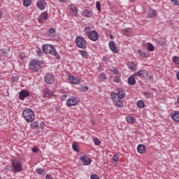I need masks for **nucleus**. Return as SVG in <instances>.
I'll list each match as a JSON object with an SVG mask.
<instances>
[{"instance_id": "603ef678", "label": "nucleus", "mask_w": 179, "mask_h": 179, "mask_svg": "<svg viewBox=\"0 0 179 179\" xmlns=\"http://www.w3.org/2000/svg\"><path fill=\"white\" fill-rule=\"evenodd\" d=\"M45 178L46 179H54V178H52V176H51L50 174L46 175Z\"/></svg>"}, {"instance_id": "2f4dec72", "label": "nucleus", "mask_w": 179, "mask_h": 179, "mask_svg": "<svg viewBox=\"0 0 179 179\" xmlns=\"http://www.w3.org/2000/svg\"><path fill=\"white\" fill-rule=\"evenodd\" d=\"M0 54L3 57H6L8 55V50L6 49H1Z\"/></svg>"}, {"instance_id": "f704fd0d", "label": "nucleus", "mask_w": 179, "mask_h": 179, "mask_svg": "<svg viewBox=\"0 0 179 179\" xmlns=\"http://www.w3.org/2000/svg\"><path fill=\"white\" fill-rule=\"evenodd\" d=\"M118 159H120V156L118 155H114L112 160L113 162H115V164H117V162H118Z\"/></svg>"}, {"instance_id": "5fc2aeb1", "label": "nucleus", "mask_w": 179, "mask_h": 179, "mask_svg": "<svg viewBox=\"0 0 179 179\" xmlns=\"http://www.w3.org/2000/svg\"><path fill=\"white\" fill-rule=\"evenodd\" d=\"M83 89L84 90H89V87L87 86H85L84 87H83Z\"/></svg>"}, {"instance_id": "3c124183", "label": "nucleus", "mask_w": 179, "mask_h": 179, "mask_svg": "<svg viewBox=\"0 0 179 179\" xmlns=\"http://www.w3.org/2000/svg\"><path fill=\"white\" fill-rule=\"evenodd\" d=\"M32 152H33L34 153H37V152H38V149L36 147H34V148H32Z\"/></svg>"}, {"instance_id": "49530a36", "label": "nucleus", "mask_w": 179, "mask_h": 179, "mask_svg": "<svg viewBox=\"0 0 179 179\" xmlns=\"http://www.w3.org/2000/svg\"><path fill=\"white\" fill-rule=\"evenodd\" d=\"M19 80V77L17 76H13L11 79V82H17Z\"/></svg>"}, {"instance_id": "0eeeda50", "label": "nucleus", "mask_w": 179, "mask_h": 179, "mask_svg": "<svg viewBox=\"0 0 179 179\" xmlns=\"http://www.w3.org/2000/svg\"><path fill=\"white\" fill-rule=\"evenodd\" d=\"M44 79H45V83H47L48 85H52V83H54L55 80L54 76H52L50 73L46 74L44 77Z\"/></svg>"}, {"instance_id": "052dcab7", "label": "nucleus", "mask_w": 179, "mask_h": 179, "mask_svg": "<svg viewBox=\"0 0 179 179\" xmlns=\"http://www.w3.org/2000/svg\"><path fill=\"white\" fill-rule=\"evenodd\" d=\"M110 38H113V35H110Z\"/></svg>"}, {"instance_id": "473e14b6", "label": "nucleus", "mask_w": 179, "mask_h": 179, "mask_svg": "<svg viewBox=\"0 0 179 179\" xmlns=\"http://www.w3.org/2000/svg\"><path fill=\"white\" fill-rule=\"evenodd\" d=\"M172 61H173V62H174V64L179 65V57H178V56L173 57Z\"/></svg>"}, {"instance_id": "a878e982", "label": "nucleus", "mask_w": 179, "mask_h": 179, "mask_svg": "<svg viewBox=\"0 0 179 179\" xmlns=\"http://www.w3.org/2000/svg\"><path fill=\"white\" fill-rule=\"evenodd\" d=\"M36 172L40 176H45V170L43 169H36Z\"/></svg>"}, {"instance_id": "6e6552de", "label": "nucleus", "mask_w": 179, "mask_h": 179, "mask_svg": "<svg viewBox=\"0 0 179 179\" xmlns=\"http://www.w3.org/2000/svg\"><path fill=\"white\" fill-rule=\"evenodd\" d=\"M78 103H79V100L76 97L69 98L66 101V105L69 106V107H72V106H76Z\"/></svg>"}, {"instance_id": "bb28decb", "label": "nucleus", "mask_w": 179, "mask_h": 179, "mask_svg": "<svg viewBox=\"0 0 179 179\" xmlns=\"http://www.w3.org/2000/svg\"><path fill=\"white\" fill-rule=\"evenodd\" d=\"M126 120L129 124H134V122H135V118L134 117H132V116H127L126 117Z\"/></svg>"}, {"instance_id": "dca6fc26", "label": "nucleus", "mask_w": 179, "mask_h": 179, "mask_svg": "<svg viewBox=\"0 0 179 179\" xmlns=\"http://www.w3.org/2000/svg\"><path fill=\"white\" fill-rule=\"evenodd\" d=\"M134 74L136 75V76H139L140 78H147L148 77V71L140 70Z\"/></svg>"}, {"instance_id": "6e6d98bb", "label": "nucleus", "mask_w": 179, "mask_h": 179, "mask_svg": "<svg viewBox=\"0 0 179 179\" xmlns=\"http://www.w3.org/2000/svg\"><path fill=\"white\" fill-rule=\"evenodd\" d=\"M148 79L149 80H153V76H149Z\"/></svg>"}, {"instance_id": "c85d7f7f", "label": "nucleus", "mask_w": 179, "mask_h": 179, "mask_svg": "<svg viewBox=\"0 0 179 179\" xmlns=\"http://www.w3.org/2000/svg\"><path fill=\"white\" fill-rule=\"evenodd\" d=\"M138 54H140V55L141 57H144L145 58H148V52H145V51H142L141 50H138Z\"/></svg>"}, {"instance_id": "f3484780", "label": "nucleus", "mask_w": 179, "mask_h": 179, "mask_svg": "<svg viewBox=\"0 0 179 179\" xmlns=\"http://www.w3.org/2000/svg\"><path fill=\"white\" fill-rule=\"evenodd\" d=\"M137 152H138V153H141V155L146 153V146L142 144L138 145L137 147Z\"/></svg>"}, {"instance_id": "5701e85b", "label": "nucleus", "mask_w": 179, "mask_h": 179, "mask_svg": "<svg viewBox=\"0 0 179 179\" xmlns=\"http://www.w3.org/2000/svg\"><path fill=\"white\" fill-rule=\"evenodd\" d=\"M83 13L85 17H92V11L89 10H84Z\"/></svg>"}, {"instance_id": "2eb2a0df", "label": "nucleus", "mask_w": 179, "mask_h": 179, "mask_svg": "<svg viewBox=\"0 0 179 179\" xmlns=\"http://www.w3.org/2000/svg\"><path fill=\"white\" fill-rule=\"evenodd\" d=\"M29 96H30L29 91L22 90L20 92L19 99L20 100H24V98L29 97Z\"/></svg>"}, {"instance_id": "9b49d317", "label": "nucleus", "mask_w": 179, "mask_h": 179, "mask_svg": "<svg viewBox=\"0 0 179 179\" xmlns=\"http://www.w3.org/2000/svg\"><path fill=\"white\" fill-rule=\"evenodd\" d=\"M48 19V13L43 12L40 15L39 17L38 18V20L39 23H44V22H45V20H47Z\"/></svg>"}, {"instance_id": "de8ad7c7", "label": "nucleus", "mask_w": 179, "mask_h": 179, "mask_svg": "<svg viewBox=\"0 0 179 179\" xmlns=\"http://www.w3.org/2000/svg\"><path fill=\"white\" fill-rule=\"evenodd\" d=\"M171 2H172V3H173V5H179V0H171Z\"/></svg>"}, {"instance_id": "f8f14e48", "label": "nucleus", "mask_w": 179, "mask_h": 179, "mask_svg": "<svg viewBox=\"0 0 179 179\" xmlns=\"http://www.w3.org/2000/svg\"><path fill=\"white\" fill-rule=\"evenodd\" d=\"M109 48L115 54H117L118 52V48L117 47V44L115 42L110 41L109 42Z\"/></svg>"}, {"instance_id": "393cba45", "label": "nucleus", "mask_w": 179, "mask_h": 179, "mask_svg": "<svg viewBox=\"0 0 179 179\" xmlns=\"http://www.w3.org/2000/svg\"><path fill=\"white\" fill-rule=\"evenodd\" d=\"M136 106L138 107V108H143V107H145V102L142 100L138 101Z\"/></svg>"}, {"instance_id": "cd10ccee", "label": "nucleus", "mask_w": 179, "mask_h": 179, "mask_svg": "<svg viewBox=\"0 0 179 179\" xmlns=\"http://www.w3.org/2000/svg\"><path fill=\"white\" fill-rule=\"evenodd\" d=\"M85 32L87 37L92 33V28L90 27H87L85 28Z\"/></svg>"}, {"instance_id": "bf43d9fd", "label": "nucleus", "mask_w": 179, "mask_h": 179, "mask_svg": "<svg viewBox=\"0 0 179 179\" xmlns=\"http://www.w3.org/2000/svg\"><path fill=\"white\" fill-rule=\"evenodd\" d=\"M59 2H62V3H64V2H65V0H59Z\"/></svg>"}, {"instance_id": "864d4df0", "label": "nucleus", "mask_w": 179, "mask_h": 179, "mask_svg": "<svg viewBox=\"0 0 179 179\" xmlns=\"http://www.w3.org/2000/svg\"><path fill=\"white\" fill-rule=\"evenodd\" d=\"M44 127H45V124H44L43 122H42L41 123V129H44Z\"/></svg>"}, {"instance_id": "c03bdc74", "label": "nucleus", "mask_w": 179, "mask_h": 179, "mask_svg": "<svg viewBox=\"0 0 179 179\" xmlns=\"http://www.w3.org/2000/svg\"><path fill=\"white\" fill-rule=\"evenodd\" d=\"M71 10L73 12V13H78V9L76 8V6H71Z\"/></svg>"}, {"instance_id": "72a5a7b5", "label": "nucleus", "mask_w": 179, "mask_h": 179, "mask_svg": "<svg viewBox=\"0 0 179 179\" xmlns=\"http://www.w3.org/2000/svg\"><path fill=\"white\" fill-rule=\"evenodd\" d=\"M99 78L100 80H106L107 79V76L106 75V73H102L99 75Z\"/></svg>"}, {"instance_id": "4d7b16f0", "label": "nucleus", "mask_w": 179, "mask_h": 179, "mask_svg": "<svg viewBox=\"0 0 179 179\" xmlns=\"http://www.w3.org/2000/svg\"><path fill=\"white\" fill-rule=\"evenodd\" d=\"M62 97H64V99H66V97H68V95L64 94V95L62 96Z\"/></svg>"}, {"instance_id": "ea45409f", "label": "nucleus", "mask_w": 179, "mask_h": 179, "mask_svg": "<svg viewBox=\"0 0 179 179\" xmlns=\"http://www.w3.org/2000/svg\"><path fill=\"white\" fill-rule=\"evenodd\" d=\"M121 80V77L120 76H115L114 78V82L115 83H120V81Z\"/></svg>"}, {"instance_id": "ddd939ff", "label": "nucleus", "mask_w": 179, "mask_h": 179, "mask_svg": "<svg viewBox=\"0 0 179 179\" xmlns=\"http://www.w3.org/2000/svg\"><path fill=\"white\" fill-rule=\"evenodd\" d=\"M117 99H124L125 97V91L122 88L117 89V92H115Z\"/></svg>"}, {"instance_id": "e433bc0d", "label": "nucleus", "mask_w": 179, "mask_h": 179, "mask_svg": "<svg viewBox=\"0 0 179 179\" xmlns=\"http://www.w3.org/2000/svg\"><path fill=\"white\" fill-rule=\"evenodd\" d=\"M37 127H38V123L37 122H34L31 124V128H32V129H36Z\"/></svg>"}, {"instance_id": "412c9836", "label": "nucleus", "mask_w": 179, "mask_h": 179, "mask_svg": "<svg viewBox=\"0 0 179 179\" xmlns=\"http://www.w3.org/2000/svg\"><path fill=\"white\" fill-rule=\"evenodd\" d=\"M172 119L173 121H176V122H179V112L178 111H175L172 115Z\"/></svg>"}, {"instance_id": "1a4fd4ad", "label": "nucleus", "mask_w": 179, "mask_h": 179, "mask_svg": "<svg viewBox=\"0 0 179 179\" xmlns=\"http://www.w3.org/2000/svg\"><path fill=\"white\" fill-rule=\"evenodd\" d=\"M87 37L90 40H92V41H97V40H99V34H97L96 31H91V33L88 34Z\"/></svg>"}, {"instance_id": "79ce46f5", "label": "nucleus", "mask_w": 179, "mask_h": 179, "mask_svg": "<svg viewBox=\"0 0 179 179\" xmlns=\"http://www.w3.org/2000/svg\"><path fill=\"white\" fill-rule=\"evenodd\" d=\"M94 143H95V145L96 146H100V145L101 144V141H100V140H99V138H94Z\"/></svg>"}, {"instance_id": "f257e3e1", "label": "nucleus", "mask_w": 179, "mask_h": 179, "mask_svg": "<svg viewBox=\"0 0 179 179\" xmlns=\"http://www.w3.org/2000/svg\"><path fill=\"white\" fill-rule=\"evenodd\" d=\"M43 51L45 54H51V55L55 57L57 59H61V56L58 55V52L55 50V48L52 47L51 45H43Z\"/></svg>"}, {"instance_id": "7ed1b4c3", "label": "nucleus", "mask_w": 179, "mask_h": 179, "mask_svg": "<svg viewBox=\"0 0 179 179\" xmlns=\"http://www.w3.org/2000/svg\"><path fill=\"white\" fill-rule=\"evenodd\" d=\"M110 99L113 100L115 106L118 108L124 107L122 99L117 97V94L115 92L110 93Z\"/></svg>"}, {"instance_id": "20e7f679", "label": "nucleus", "mask_w": 179, "mask_h": 179, "mask_svg": "<svg viewBox=\"0 0 179 179\" xmlns=\"http://www.w3.org/2000/svg\"><path fill=\"white\" fill-rule=\"evenodd\" d=\"M76 44L78 48L86 49V40L83 36H77L76 38Z\"/></svg>"}, {"instance_id": "c756f323", "label": "nucleus", "mask_w": 179, "mask_h": 179, "mask_svg": "<svg viewBox=\"0 0 179 179\" xmlns=\"http://www.w3.org/2000/svg\"><path fill=\"white\" fill-rule=\"evenodd\" d=\"M23 5L25 6L27 8H29V6L31 5V0H24Z\"/></svg>"}, {"instance_id": "aec40b11", "label": "nucleus", "mask_w": 179, "mask_h": 179, "mask_svg": "<svg viewBox=\"0 0 179 179\" xmlns=\"http://www.w3.org/2000/svg\"><path fill=\"white\" fill-rule=\"evenodd\" d=\"M156 16H157V13L156 10H153V8H150L148 10V17L152 19L153 17H156Z\"/></svg>"}, {"instance_id": "8fccbe9b", "label": "nucleus", "mask_w": 179, "mask_h": 179, "mask_svg": "<svg viewBox=\"0 0 179 179\" xmlns=\"http://www.w3.org/2000/svg\"><path fill=\"white\" fill-rule=\"evenodd\" d=\"M49 33H50V34H53V33H55V29H54L53 28H50Z\"/></svg>"}, {"instance_id": "b1692460", "label": "nucleus", "mask_w": 179, "mask_h": 179, "mask_svg": "<svg viewBox=\"0 0 179 179\" xmlns=\"http://www.w3.org/2000/svg\"><path fill=\"white\" fill-rule=\"evenodd\" d=\"M80 54L83 57V58H89V53L86 50H80Z\"/></svg>"}, {"instance_id": "a211bd4d", "label": "nucleus", "mask_w": 179, "mask_h": 179, "mask_svg": "<svg viewBox=\"0 0 179 179\" xmlns=\"http://www.w3.org/2000/svg\"><path fill=\"white\" fill-rule=\"evenodd\" d=\"M36 6H38L41 10H44V9H45V1L44 0L37 1Z\"/></svg>"}, {"instance_id": "a18cd8bd", "label": "nucleus", "mask_w": 179, "mask_h": 179, "mask_svg": "<svg viewBox=\"0 0 179 179\" xmlns=\"http://www.w3.org/2000/svg\"><path fill=\"white\" fill-rule=\"evenodd\" d=\"M110 71H111V72H113L114 75H117L119 73L118 69L117 68H115V67H113L110 69Z\"/></svg>"}, {"instance_id": "423d86ee", "label": "nucleus", "mask_w": 179, "mask_h": 179, "mask_svg": "<svg viewBox=\"0 0 179 179\" xmlns=\"http://www.w3.org/2000/svg\"><path fill=\"white\" fill-rule=\"evenodd\" d=\"M12 166L13 169V171L15 173H20L23 170V166L20 164V162L17 161H13L12 162Z\"/></svg>"}, {"instance_id": "c9c22d12", "label": "nucleus", "mask_w": 179, "mask_h": 179, "mask_svg": "<svg viewBox=\"0 0 179 179\" xmlns=\"http://www.w3.org/2000/svg\"><path fill=\"white\" fill-rule=\"evenodd\" d=\"M147 47L148 51H155V46H153L152 43H148Z\"/></svg>"}, {"instance_id": "9d476101", "label": "nucleus", "mask_w": 179, "mask_h": 179, "mask_svg": "<svg viewBox=\"0 0 179 179\" xmlns=\"http://www.w3.org/2000/svg\"><path fill=\"white\" fill-rule=\"evenodd\" d=\"M80 160L83 163L84 166H90L92 163V159L86 157V155L81 156Z\"/></svg>"}, {"instance_id": "4be33fe9", "label": "nucleus", "mask_w": 179, "mask_h": 179, "mask_svg": "<svg viewBox=\"0 0 179 179\" xmlns=\"http://www.w3.org/2000/svg\"><path fill=\"white\" fill-rule=\"evenodd\" d=\"M127 66L129 69H131V71L136 69V64L134 62H129L127 63Z\"/></svg>"}, {"instance_id": "f03ea898", "label": "nucleus", "mask_w": 179, "mask_h": 179, "mask_svg": "<svg viewBox=\"0 0 179 179\" xmlns=\"http://www.w3.org/2000/svg\"><path fill=\"white\" fill-rule=\"evenodd\" d=\"M22 115L27 122H33L34 121V112L30 108H27L23 110Z\"/></svg>"}, {"instance_id": "4c0bfd02", "label": "nucleus", "mask_w": 179, "mask_h": 179, "mask_svg": "<svg viewBox=\"0 0 179 179\" xmlns=\"http://www.w3.org/2000/svg\"><path fill=\"white\" fill-rule=\"evenodd\" d=\"M96 8L99 12H101V5L100 4V2L96 1Z\"/></svg>"}, {"instance_id": "680f3d73", "label": "nucleus", "mask_w": 179, "mask_h": 179, "mask_svg": "<svg viewBox=\"0 0 179 179\" xmlns=\"http://www.w3.org/2000/svg\"><path fill=\"white\" fill-rule=\"evenodd\" d=\"M131 1H134V0H131Z\"/></svg>"}, {"instance_id": "4468645a", "label": "nucleus", "mask_w": 179, "mask_h": 179, "mask_svg": "<svg viewBox=\"0 0 179 179\" xmlns=\"http://www.w3.org/2000/svg\"><path fill=\"white\" fill-rule=\"evenodd\" d=\"M135 78H136V75H135V73L128 78L127 81L130 86H135V85H136Z\"/></svg>"}, {"instance_id": "39448f33", "label": "nucleus", "mask_w": 179, "mask_h": 179, "mask_svg": "<svg viewBox=\"0 0 179 179\" xmlns=\"http://www.w3.org/2000/svg\"><path fill=\"white\" fill-rule=\"evenodd\" d=\"M31 69L34 72H38L41 69V62L39 60L34 59L30 64Z\"/></svg>"}, {"instance_id": "7c9ffc66", "label": "nucleus", "mask_w": 179, "mask_h": 179, "mask_svg": "<svg viewBox=\"0 0 179 179\" xmlns=\"http://www.w3.org/2000/svg\"><path fill=\"white\" fill-rule=\"evenodd\" d=\"M122 33L124 36H129V28H124L122 29Z\"/></svg>"}, {"instance_id": "37998d69", "label": "nucleus", "mask_w": 179, "mask_h": 179, "mask_svg": "<svg viewBox=\"0 0 179 179\" xmlns=\"http://www.w3.org/2000/svg\"><path fill=\"white\" fill-rule=\"evenodd\" d=\"M72 148H73V150H75V152H79V150L78 148V144H76V143H73Z\"/></svg>"}, {"instance_id": "58836bf2", "label": "nucleus", "mask_w": 179, "mask_h": 179, "mask_svg": "<svg viewBox=\"0 0 179 179\" xmlns=\"http://www.w3.org/2000/svg\"><path fill=\"white\" fill-rule=\"evenodd\" d=\"M145 96H146V97L148 98H152L153 97V93L150 92H144Z\"/></svg>"}, {"instance_id": "6ab92c4d", "label": "nucleus", "mask_w": 179, "mask_h": 179, "mask_svg": "<svg viewBox=\"0 0 179 179\" xmlns=\"http://www.w3.org/2000/svg\"><path fill=\"white\" fill-rule=\"evenodd\" d=\"M70 83L72 85H79L80 83V80H79L76 77L72 76L69 78Z\"/></svg>"}, {"instance_id": "13d9d810", "label": "nucleus", "mask_w": 179, "mask_h": 179, "mask_svg": "<svg viewBox=\"0 0 179 179\" xmlns=\"http://www.w3.org/2000/svg\"><path fill=\"white\" fill-rule=\"evenodd\" d=\"M0 19H2V13L0 11Z\"/></svg>"}, {"instance_id": "09e8293b", "label": "nucleus", "mask_w": 179, "mask_h": 179, "mask_svg": "<svg viewBox=\"0 0 179 179\" xmlns=\"http://www.w3.org/2000/svg\"><path fill=\"white\" fill-rule=\"evenodd\" d=\"M36 51L38 57H41V55H43V52L41 50H36Z\"/></svg>"}, {"instance_id": "a19ab883", "label": "nucleus", "mask_w": 179, "mask_h": 179, "mask_svg": "<svg viewBox=\"0 0 179 179\" xmlns=\"http://www.w3.org/2000/svg\"><path fill=\"white\" fill-rule=\"evenodd\" d=\"M52 96V93H50V92L46 91L45 92V94H44L43 97H47L48 99H50V97H51Z\"/></svg>"}]
</instances>
